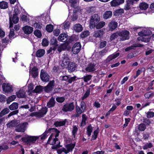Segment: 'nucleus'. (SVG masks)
I'll use <instances>...</instances> for the list:
<instances>
[{"label":"nucleus","instance_id":"49","mask_svg":"<svg viewBox=\"0 0 154 154\" xmlns=\"http://www.w3.org/2000/svg\"><path fill=\"white\" fill-rule=\"evenodd\" d=\"M53 26L51 24L48 25L46 26V30L48 32H50L52 31Z\"/></svg>","mask_w":154,"mask_h":154},{"label":"nucleus","instance_id":"20","mask_svg":"<svg viewBox=\"0 0 154 154\" xmlns=\"http://www.w3.org/2000/svg\"><path fill=\"white\" fill-rule=\"evenodd\" d=\"M29 72V74L34 78H35L38 75V69L35 67L33 68Z\"/></svg>","mask_w":154,"mask_h":154},{"label":"nucleus","instance_id":"42","mask_svg":"<svg viewBox=\"0 0 154 154\" xmlns=\"http://www.w3.org/2000/svg\"><path fill=\"white\" fill-rule=\"evenodd\" d=\"M43 89L44 90L43 87L40 85L37 86L34 91L35 92L39 93L41 92Z\"/></svg>","mask_w":154,"mask_h":154},{"label":"nucleus","instance_id":"56","mask_svg":"<svg viewBox=\"0 0 154 154\" xmlns=\"http://www.w3.org/2000/svg\"><path fill=\"white\" fill-rule=\"evenodd\" d=\"M65 100V98L63 97H57L56 98V101L60 103L63 102Z\"/></svg>","mask_w":154,"mask_h":154},{"label":"nucleus","instance_id":"15","mask_svg":"<svg viewBox=\"0 0 154 154\" xmlns=\"http://www.w3.org/2000/svg\"><path fill=\"white\" fill-rule=\"evenodd\" d=\"M119 55V53H117L116 54H113L109 56L105 60L106 63H108L111 60L118 57Z\"/></svg>","mask_w":154,"mask_h":154},{"label":"nucleus","instance_id":"17","mask_svg":"<svg viewBox=\"0 0 154 154\" xmlns=\"http://www.w3.org/2000/svg\"><path fill=\"white\" fill-rule=\"evenodd\" d=\"M22 29L25 34H28L32 33L33 30V29L32 27L27 26L23 27Z\"/></svg>","mask_w":154,"mask_h":154},{"label":"nucleus","instance_id":"26","mask_svg":"<svg viewBox=\"0 0 154 154\" xmlns=\"http://www.w3.org/2000/svg\"><path fill=\"white\" fill-rule=\"evenodd\" d=\"M112 15V11H107L105 12L103 14V17L105 19L109 18L111 17Z\"/></svg>","mask_w":154,"mask_h":154},{"label":"nucleus","instance_id":"21","mask_svg":"<svg viewBox=\"0 0 154 154\" xmlns=\"http://www.w3.org/2000/svg\"><path fill=\"white\" fill-rule=\"evenodd\" d=\"M74 30L77 32H79L82 31L83 27L79 23L75 24L73 26Z\"/></svg>","mask_w":154,"mask_h":154},{"label":"nucleus","instance_id":"38","mask_svg":"<svg viewBox=\"0 0 154 154\" xmlns=\"http://www.w3.org/2000/svg\"><path fill=\"white\" fill-rule=\"evenodd\" d=\"M70 23L69 21H65L62 25V27L64 29H68L70 26Z\"/></svg>","mask_w":154,"mask_h":154},{"label":"nucleus","instance_id":"35","mask_svg":"<svg viewBox=\"0 0 154 154\" xmlns=\"http://www.w3.org/2000/svg\"><path fill=\"white\" fill-rule=\"evenodd\" d=\"M105 24V22L103 21L99 22L95 25V27L97 29H100L103 27Z\"/></svg>","mask_w":154,"mask_h":154},{"label":"nucleus","instance_id":"24","mask_svg":"<svg viewBox=\"0 0 154 154\" xmlns=\"http://www.w3.org/2000/svg\"><path fill=\"white\" fill-rule=\"evenodd\" d=\"M103 34V31L101 30L95 31L94 32L93 36L96 38H100Z\"/></svg>","mask_w":154,"mask_h":154},{"label":"nucleus","instance_id":"46","mask_svg":"<svg viewBox=\"0 0 154 154\" xmlns=\"http://www.w3.org/2000/svg\"><path fill=\"white\" fill-rule=\"evenodd\" d=\"M146 128V125L144 123H141L139 125L138 129L140 131H143L145 130Z\"/></svg>","mask_w":154,"mask_h":154},{"label":"nucleus","instance_id":"36","mask_svg":"<svg viewBox=\"0 0 154 154\" xmlns=\"http://www.w3.org/2000/svg\"><path fill=\"white\" fill-rule=\"evenodd\" d=\"M124 13V10L123 9H120L116 10L113 13L114 15L119 16Z\"/></svg>","mask_w":154,"mask_h":154},{"label":"nucleus","instance_id":"14","mask_svg":"<svg viewBox=\"0 0 154 154\" xmlns=\"http://www.w3.org/2000/svg\"><path fill=\"white\" fill-rule=\"evenodd\" d=\"M124 0H113L110 3L111 6L116 7L124 2Z\"/></svg>","mask_w":154,"mask_h":154},{"label":"nucleus","instance_id":"12","mask_svg":"<svg viewBox=\"0 0 154 154\" xmlns=\"http://www.w3.org/2000/svg\"><path fill=\"white\" fill-rule=\"evenodd\" d=\"M54 81H51L48 85L45 87H43L44 91L48 93L51 91L53 89L54 86Z\"/></svg>","mask_w":154,"mask_h":154},{"label":"nucleus","instance_id":"57","mask_svg":"<svg viewBox=\"0 0 154 154\" xmlns=\"http://www.w3.org/2000/svg\"><path fill=\"white\" fill-rule=\"evenodd\" d=\"M91 78V75H88L84 76L83 79H84V81L85 82H87L90 80Z\"/></svg>","mask_w":154,"mask_h":154},{"label":"nucleus","instance_id":"37","mask_svg":"<svg viewBox=\"0 0 154 154\" xmlns=\"http://www.w3.org/2000/svg\"><path fill=\"white\" fill-rule=\"evenodd\" d=\"M67 48L66 46V44H64L60 45L58 46L57 50V51L60 52L63 51L64 50Z\"/></svg>","mask_w":154,"mask_h":154},{"label":"nucleus","instance_id":"8","mask_svg":"<svg viewBox=\"0 0 154 154\" xmlns=\"http://www.w3.org/2000/svg\"><path fill=\"white\" fill-rule=\"evenodd\" d=\"M49 75L44 70H41L40 73V78L42 80L45 82H47L49 80Z\"/></svg>","mask_w":154,"mask_h":154},{"label":"nucleus","instance_id":"4","mask_svg":"<svg viewBox=\"0 0 154 154\" xmlns=\"http://www.w3.org/2000/svg\"><path fill=\"white\" fill-rule=\"evenodd\" d=\"M129 32L126 30L122 31L121 32H119V36L121 37L120 40L121 41H123L129 39Z\"/></svg>","mask_w":154,"mask_h":154},{"label":"nucleus","instance_id":"32","mask_svg":"<svg viewBox=\"0 0 154 154\" xmlns=\"http://www.w3.org/2000/svg\"><path fill=\"white\" fill-rule=\"evenodd\" d=\"M17 96L18 98H24L25 97V93L22 90H20L17 93Z\"/></svg>","mask_w":154,"mask_h":154},{"label":"nucleus","instance_id":"2","mask_svg":"<svg viewBox=\"0 0 154 154\" xmlns=\"http://www.w3.org/2000/svg\"><path fill=\"white\" fill-rule=\"evenodd\" d=\"M38 138L37 136H31L26 135L22 138V140L26 144L30 145L32 143H34Z\"/></svg>","mask_w":154,"mask_h":154},{"label":"nucleus","instance_id":"19","mask_svg":"<svg viewBox=\"0 0 154 154\" xmlns=\"http://www.w3.org/2000/svg\"><path fill=\"white\" fill-rule=\"evenodd\" d=\"M109 30L112 31L114 30L117 27V23L115 21H112L108 25Z\"/></svg>","mask_w":154,"mask_h":154},{"label":"nucleus","instance_id":"5","mask_svg":"<svg viewBox=\"0 0 154 154\" xmlns=\"http://www.w3.org/2000/svg\"><path fill=\"white\" fill-rule=\"evenodd\" d=\"M149 31L146 30H144L143 31L139 32L138 33L139 35L141 36H145L144 37H142L140 39V40L142 41L145 42H148L150 41V38L148 37H146V35H148L149 34L148 32Z\"/></svg>","mask_w":154,"mask_h":154},{"label":"nucleus","instance_id":"48","mask_svg":"<svg viewBox=\"0 0 154 154\" xmlns=\"http://www.w3.org/2000/svg\"><path fill=\"white\" fill-rule=\"evenodd\" d=\"M87 134L88 137H90L91 135V133L92 131V127L91 125H89L87 128Z\"/></svg>","mask_w":154,"mask_h":154},{"label":"nucleus","instance_id":"41","mask_svg":"<svg viewBox=\"0 0 154 154\" xmlns=\"http://www.w3.org/2000/svg\"><path fill=\"white\" fill-rule=\"evenodd\" d=\"M70 64L68 67V69L71 71H74L76 67V65L73 63H69Z\"/></svg>","mask_w":154,"mask_h":154},{"label":"nucleus","instance_id":"64","mask_svg":"<svg viewBox=\"0 0 154 154\" xmlns=\"http://www.w3.org/2000/svg\"><path fill=\"white\" fill-rule=\"evenodd\" d=\"M107 52V50L105 49H103L102 51H100L99 52V55L102 56L105 54Z\"/></svg>","mask_w":154,"mask_h":154},{"label":"nucleus","instance_id":"16","mask_svg":"<svg viewBox=\"0 0 154 154\" xmlns=\"http://www.w3.org/2000/svg\"><path fill=\"white\" fill-rule=\"evenodd\" d=\"M68 35L65 33H62L58 38L59 41L64 42H66L68 39Z\"/></svg>","mask_w":154,"mask_h":154},{"label":"nucleus","instance_id":"34","mask_svg":"<svg viewBox=\"0 0 154 154\" xmlns=\"http://www.w3.org/2000/svg\"><path fill=\"white\" fill-rule=\"evenodd\" d=\"M18 104L17 103H13L9 106V109L11 110H16L18 108Z\"/></svg>","mask_w":154,"mask_h":154},{"label":"nucleus","instance_id":"51","mask_svg":"<svg viewBox=\"0 0 154 154\" xmlns=\"http://www.w3.org/2000/svg\"><path fill=\"white\" fill-rule=\"evenodd\" d=\"M154 95V94L151 92H147L146 93L144 94V96L146 98H149Z\"/></svg>","mask_w":154,"mask_h":154},{"label":"nucleus","instance_id":"44","mask_svg":"<svg viewBox=\"0 0 154 154\" xmlns=\"http://www.w3.org/2000/svg\"><path fill=\"white\" fill-rule=\"evenodd\" d=\"M16 97L15 95H12L8 97L7 99V103L9 104L10 103L14 100Z\"/></svg>","mask_w":154,"mask_h":154},{"label":"nucleus","instance_id":"31","mask_svg":"<svg viewBox=\"0 0 154 154\" xmlns=\"http://www.w3.org/2000/svg\"><path fill=\"white\" fill-rule=\"evenodd\" d=\"M45 51L44 50L40 49L38 50L36 52V56L38 57H41L45 54Z\"/></svg>","mask_w":154,"mask_h":154},{"label":"nucleus","instance_id":"9","mask_svg":"<svg viewBox=\"0 0 154 154\" xmlns=\"http://www.w3.org/2000/svg\"><path fill=\"white\" fill-rule=\"evenodd\" d=\"M81 48V45L80 42H77L75 43L72 48V51L73 54H77L79 53Z\"/></svg>","mask_w":154,"mask_h":154},{"label":"nucleus","instance_id":"30","mask_svg":"<svg viewBox=\"0 0 154 154\" xmlns=\"http://www.w3.org/2000/svg\"><path fill=\"white\" fill-rule=\"evenodd\" d=\"M143 45L140 44H134L133 45L129 46L126 48L125 50L126 51H128L129 50L134 49V48H136L138 47H142Z\"/></svg>","mask_w":154,"mask_h":154},{"label":"nucleus","instance_id":"22","mask_svg":"<svg viewBox=\"0 0 154 154\" xmlns=\"http://www.w3.org/2000/svg\"><path fill=\"white\" fill-rule=\"evenodd\" d=\"M47 112V108L46 107L42 108L40 111L39 112H38L39 114L38 115L39 118L42 117L46 114Z\"/></svg>","mask_w":154,"mask_h":154},{"label":"nucleus","instance_id":"47","mask_svg":"<svg viewBox=\"0 0 154 154\" xmlns=\"http://www.w3.org/2000/svg\"><path fill=\"white\" fill-rule=\"evenodd\" d=\"M131 4L130 2L128 0L126 2V4L125 5L124 9L127 11L131 8L130 5Z\"/></svg>","mask_w":154,"mask_h":154},{"label":"nucleus","instance_id":"25","mask_svg":"<svg viewBox=\"0 0 154 154\" xmlns=\"http://www.w3.org/2000/svg\"><path fill=\"white\" fill-rule=\"evenodd\" d=\"M88 117L85 114H83L82 116V120L80 124V126L83 127L85 125Z\"/></svg>","mask_w":154,"mask_h":154},{"label":"nucleus","instance_id":"39","mask_svg":"<svg viewBox=\"0 0 154 154\" xmlns=\"http://www.w3.org/2000/svg\"><path fill=\"white\" fill-rule=\"evenodd\" d=\"M86 12L88 13H92L94 12L95 11V8L94 7H88L86 8Z\"/></svg>","mask_w":154,"mask_h":154},{"label":"nucleus","instance_id":"11","mask_svg":"<svg viewBox=\"0 0 154 154\" xmlns=\"http://www.w3.org/2000/svg\"><path fill=\"white\" fill-rule=\"evenodd\" d=\"M60 142L58 140L57 138H55L53 139V141L50 143V144L51 145H54L52 146V148L53 149H56L59 147L60 146Z\"/></svg>","mask_w":154,"mask_h":154},{"label":"nucleus","instance_id":"7","mask_svg":"<svg viewBox=\"0 0 154 154\" xmlns=\"http://www.w3.org/2000/svg\"><path fill=\"white\" fill-rule=\"evenodd\" d=\"M74 107V106L73 103H67L63 106L62 110L65 112L71 111L73 110Z\"/></svg>","mask_w":154,"mask_h":154},{"label":"nucleus","instance_id":"13","mask_svg":"<svg viewBox=\"0 0 154 154\" xmlns=\"http://www.w3.org/2000/svg\"><path fill=\"white\" fill-rule=\"evenodd\" d=\"M19 123L18 120H14L11 121L7 124V127L9 128H11L14 127H16Z\"/></svg>","mask_w":154,"mask_h":154},{"label":"nucleus","instance_id":"43","mask_svg":"<svg viewBox=\"0 0 154 154\" xmlns=\"http://www.w3.org/2000/svg\"><path fill=\"white\" fill-rule=\"evenodd\" d=\"M9 110L8 108L4 109L0 113V117L7 114L9 112Z\"/></svg>","mask_w":154,"mask_h":154},{"label":"nucleus","instance_id":"55","mask_svg":"<svg viewBox=\"0 0 154 154\" xmlns=\"http://www.w3.org/2000/svg\"><path fill=\"white\" fill-rule=\"evenodd\" d=\"M35 35L38 38H40L42 36L41 33L38 30H35L34 32Z\"/></svg>","mask_w":154,"mask_h":154},{"label":"nucleus","instance_id":"27","mask_svg":"<svg viewBox=\"0 0 154 154\" xmlns=\"http://www.w3.org/2000/svg\"><path fill=\"white\" fill-rule=\"evenodd\" d=\"M148 4L145 2L140 3L139 6V8L140 9L144 10H146L148 8Z\"/></svg>","mask_w":154,"mask_h":154},{"label":"nucleus","instance_id":"53","mask_svg":"<svg viewBox=\"0 0 154 154\" xmlns=\"http://www.w3.org/2000/svg\"><path fill=\"white\" fill-rule=\"evenodd\" d=\"M50 131H49V129L48 130L47 129L45 132L42 135L41 139L42 140L45 139L47 137V134Z\"/></svg>","mask_w":154,"mask_h":154},{"label":"nucleus","instance_id":"29","mask_svg":"<svg viewBox=\"0 0 154 154\" xmlns=\"http://www.w3.org/2000/svg\"><path fill=\"white\" fill-rule=\"evenodd\" d=\"M94 66V64L90 63L88 65L87 67L86 68L85 70L88 72L94 71L95 70Z\"/></svg>","mask_w":154,"mask_h":154},{"label":"nucleus","instance_id":"6","mask_svg":"<svg viewBox=\"0 0 154 154\" xmlns=\"http://www.w3.org/2000/svg\"><path fill=\"white\" fill-rule=\"evenodd\" d=\"M70 63V59L67 54H64L62 57L61 65L62 67L67 66Z\"/></svg>","mask_w":154,"mask_h":154},{"label":"nucleus","instance_id":"58","mask_svg":"<svg viewBox=\"0 0 154 154\" xmlns=\"http://www.w3.org/2000/svg\"><path fill=\"white\" fill-rule=\"evenodd\" d=\"M154 116V112H149L146 113V117L147 118H150Z\"/></svg>","mask_w":154,"mask_h":154},{"label":"nucleus","instance_id":"40","mask_svg":"<svg viewBox=\"0 0 154 154\" xmlns=\"http://www.w3.org/2000/svg\"><path fill=\"white\" fill-rule=\"evenodd\" d=\"M66 120L60 122H57L54 123V125L56 127L61 126L64 125L66 123Z\"/></svg>","mask_w":154,"mask_h":154},{"label":"nucleus","instance_id":"52","mask_svg":"<svg viewBox=\"0 0 154 154\" xmlns=\"http://www.w3.org/2000/svg\"><path fill=\"white\" fill-rule=\"evenodd\" d=\"M89 34V32L88 31H86L83 32L80 35L81 38H84L88 36Z\"/></svg>","mask_w":154,"mask_h":154},{"label":"nucleus","instance_id":"3","mask_svg":"<svg viewBox=\"0 0 154 154\" xmlns=\"http://www.w3.org/2000/svg\"><path fill=\"white\" fill-rule=\"evenodd\" d=\"M28 123L24 122L20 123V122L17 126L15 131L17 132H24L26 128Z\"/></svg>","mask_w":154,"mask_h":154},{"label":"nucleus","instance_id":"62","mask_svg":"<svg viewBox=\"0 0 154 154\" xmlns=\"http://www.w3.org/2000/svg\"><path fill=\"white\" fill-rule=\"evenodd\" d=\"M90 90H87L85 93V94L84 96L82 97V99L84 100L87 98L90 94Z\"/></svg>","mask_w":154,"mask_h":154},{"label":"nucleus","instance_id":"28","mask_svg":"<svg viewBox=\"0 0 154 154\" xmlns=\"http://www.w3.org/2000/svg\"><path fill=\"white\" fill-rule=\"evenodd\" d=\"M8 7V3L3 1L0 2V8L1 9H6Z\"/></svg>","mask_w":154,"mask_h":154},{"label":"nucleus","instance_id":"54","mask_svg":"<svg viewBox=\"0 0 154 154\" xmlns=\"http://www.w3.org/2000/svg\"><path fill=\"white\" fill-rule=\"evenodd\" d=\"M119 36V32L112 34L110 36V39L112 40L117 38Z\"/></svg>","mask_w":154,"mask_h":154},{"label":"nucleus","instance_id":"61","mask_svg":"<svg viewBox=\"0 0 154 154\" xmlns=\"http://www.w3.org/2000/svg\"><path fill=\"white\" fill-rule=\"evenodd\" d=\"M98 133V131L97 130H96L94 131V134L92 137V139L93 140H94L97 138Z\"/></svg>","mask_w":154,"mask_h":154},{"label":"nucleus","instance_id":"10","mask_svg":"<svg viewBox=\"0 0 154 154\" xmlns=\"http://www.w3.org/2000/svg\"><path fill=\"white\" fill-rule=\"evenodd\" d=\"M86 108V105L84 102H82L80 104V106H76V112L79 114H81L83 112Z\"/></svg>","mask_w":154,"mask_h":154},{"label":"nucleus","instance_id":"23","mask_svg":"<svg viewBox=\"0 0 154 154\" xmlns=\"http://www.w3.org/2000/svg\"><path fill=\"white\" fill-rule=\"evenodd\" d=\"M55 104V102L54 98L53 97H51L47 104V106L48 108H51L54 107Z\"/></svg>","mask_w":154,"mask_h":154},{"label":"nucleus","instance_id":"59","mask_svg":"<svg viewBox=\"0 0 154 154\" xmlns=\"http://www.w3.org/2000/svg\"><path fill=\"white\" fill-rule=\"evenodd\" d=\"M152 143H147L143 147V148L144 149H147L148 148H150L152 147Z\"/></svg>","mask_w":154,"mask_h":154},{"label":"nucleus","instance_id":"33","mask_svg":"<svg viewBox=\"0 0 154 154\" xmlns=\"http://www.w3.org/2000/svg\"><path fill=\"white\" fill-rule=\"evenodd\" d=\"M75 146V144L73 143H70L66 145V147L67 150L68 151V153L72 151L73 149Z\"/></svg>","mask_w":154,"mask_h":154},{"label":"nucleus","instance_id":"18","mask_svg":"<svg viewBox=\"0 0 154 154\" xmlns=\"http://www.w3.org/2000/svg\"><path fill=\"white\" fill-rule=\"evenodd\" d=\"M2 87L3 91L5 92L8 93L12 90V86L8 84L4 83L3 84Z\"/></svg>","mask_w":154,"mask_h":154},{"label":"nucleus","instance_id":"60","mask_svg":"<svg viewBox=\"0 0 154 154\" xmlns=\"http://www.w3.org/2000/svg\"><path fill=\"white\" fill-rule=\"evenodd\" d=\"M42 44L43 46H47L49 44V42L47 39L44 38L42 40Z\"/></svg>","mask_w":154,"mask_h":154},{"label":"nucleus","instance_id":"63","mask_svg":"<svg viewBox=\"0 0 154 154\" xmlns=\"http://www.w3.org/2000/svg\"><path fill=\"white\" fill-rule=\"evenodd\" d=\"M69 78V77L68 76L66 75L61 76L60 78V79L62 81H67Z\"/></svg>","mask_w":154,"mask_h":154},{"label":"nucleus","instance_id":"45","mask_svg":"<svg viewBox=\"0 0 154 154\" xmlns=\"http://www.w3.org/2000/svg\"><path fill=\"white\" fill-rule=\"evenodd\" d=\"M51 130L55 132L56 134L55 135H54V136L55 138H57V137L58 136L60 131L56 128H50L49 129V131H51Z\"/></svg>","mask_w":154,"mask_h":154},{"label":"nucleus","instance_id":"1","mask_svg":"<svg viewBox=\"0 0 154 154\" xmlns=\"http://www.w3.org/2000/svg\"><path fill=\"white\" fill-rule=\"evenodd\" d=\"M100 20V17L97 14H94L91 16L90 20V27L91 28H95V25Z\"/></svg>","mask_w":154,"mask_h":154},{"label":"nucleus","instance_id":"50","mask_svg":"<svg viewBox=\"0 0 154 154\" xmlns=\"http://www.w3.org/2000/svg\"><path fill=\"white\" fill-rule=\"evenodd\" d=\"M12 20L14 23H17L19 21V18L17 14H14L12 18Z\"/></svg>","mask_w":154,"mask_h":154}]
</instances>
